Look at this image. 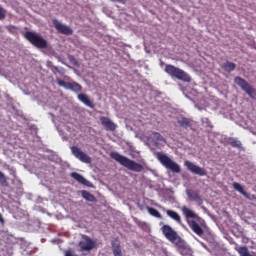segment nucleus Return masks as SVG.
Here are the masks:
<instances>
[{"label":"nucleus","instance_id":"nucleus-25","mask_svg":"<svg viewBox=\"0 0 256 256\" xmlns=\"http://www.w3.org/2000/svg\"><path fill=\"white\" fill-rule=\"evenodd\" d=\"M147 211H148L149 214L152 215V217H156V219H161V217H162L161 213L153 207H147Z\"/></svg>","mask_w":256,"mask_h":256},{"label":"nucleus","instance_id":"nucleus-6","mask_svg":"<svg viewBox=\"0 0 256 256\" xmlns=\"http://www.w3.org/2000/svg\"><path fill=\"white\" fill-rule=\"evenodd\" d=\"M234 83L238 85V87L241 88L242 91H245V93L249 95L251 99H256L255 88H253V86H251V84H249L245 79L237 76L234 78Z\"/></svg>","mask_w":256,"mask_h":256},{"label":"nucleus","instance_id":"nucleus-5","mask_svg":"<svg viewBox=\"0 0 256 256\" xmlns=\"http://www.w3.org/2000/svg\"><path fill=\"white\" fill-rule=\"evenodd\" d=\"M24 37L29 41V43H31V45L37 47V49H47V40H45L41 35L27 31Z\"/></svg>","mask_w":256,"mask_h":256},{"label":"nucleus","instance_id":"nucleus-15","mask_svg":"<svg viewBox=\"0 0 256 256\" xmlns=\"http://www.w3.org/2000/svg\"><path fill=\"white\" fill-rule=\"evenodd\" d=\"M187 195L190 201H195V203H197L198 205H203V199L201 198V196H199V193H197L196 191L188 190Z\"/></svg>","mask_w":256,"mask_h":256},{"label":"nucleus","instance_id":"nucleus-24","mask_svg":"<svg viewBox=\"0 0 256 256\" xmlns=\"http://www.w3.org/2000/svg\"><path fill=\"white\" fill-rule=\"evenodd\" d=\"M233 188L235 189V191H238V193H241V195L247 196V192H245V189L241 184H239V182H234Z\"/></svg>","mask_w":256,"mask_h":256},{"label":"nucleus","instance_id":"nucleus-30","mask_svg":"<svg viewBox=\"0 0 256 256\" xmlns=\"http://www.w3.org/2000/svg\"><path fill=\"white\" fill-rule=\"evenodd\" d=\"M7 17V11L0 5V21H3Z\"/></svg>","mask_w":256,"mask_h":256},{"label":"nucleus","instance_id":"nucleus-12","mask_svg":"<svg viewBox=\"0 0 256 256\" xmlns=\"http://www.w3.org/2000/svg\"><path fill=\"white\" fill-rule=\"evenodd\" d=\"M100 123L105 127L106 131H115V129H117V124L111 121L108 117H100Z\"/></svg>","mask_w":256,"mask_h":256},{"label":"nucleus","instance_id":"nucleus-8","mask_svg":"<svg viewBox=\"0 0 256 256\" xmlns=\"http://www.w3.org/2000/svg\"><path fill=\"white\" fill-rule=\"evenodd\" d=\"M184 165L188 171L194 175H199V177H205V175H207V170L205 168H201V166H198L189 160H186Z\"/></svg>","mask_w":256,"mask_h":256},{"label":"nucleus","instance_id":"nucleus-23","mask_svg":"<svg viewBox=\"0 0 256 256\" xmlns=\"http://www.w3.org/2000/svg\"><path fill=\"white\" fill-rule=\"evenodd\" d=\"M82 197L83 199H85L86 201H90V203H94V201H96V198L93 194H91L89 191L87 190H83L82 191Z\"/></svg>","mask_w":256,"mask_h":256},{"label":"nucleus","instance_id":"nucleus-22","mask_svg":"<svg viewBox=\"0 0 256 256\" xmlns=\"http://www.w3.org/2000/svg\"><path fill=\"white\" fill-rule=\"evenodd\" d=\"M228 143L231 145V147H236V149H243V144L236 138H229Z\"/></svg>","mask_w":256,"mask_h":256},{"label":"nucleus","instance_id":"nucleus-21","mask_svg":"<svg viewBox=\"0 0 256 256\" xmlns=\"http://www.w3.org/2000/svg\"><path fill=\"white\" fill-rule=\"evenodd\" d=\"M166 215H168V217H170L171 219L176 221V223H179V225H181V223H182L181 216L177 212H175L173 210H167Z\"/></svg>","mask_w":256,"mask_h":256},{"label":"nucleus","instance_id":"nucleus-16","mask_svg":"<svg viewBox=\"0 0 256 256\" xmlns=\"http://www.w3.org/2000/svg\"><path fill=\"white\" fill-rule=\"evenodd\" d=\"M189 227L190 229H192V231L198 235L199 237H201V235H203L204 231H203V228H201V226L199 225V223H197V221L195 220H192L190 223H189Z\"/></svg>","mask_w":256,"mask_h":256},{"label":"nucleus","instance_id":"nucleus-7","mask_svg":"<svg viewBox=\"0 0 256 256\" xmlns=\"http://www.w3.org/2000/svg\"><path fill=\"white\" fill-rule=\"evenodd\" d=\"M78 246L80 247V251H93L96 247V243L93 239H91L87 235H83L81 241L78 243Z\"/></svg>","mask_w":256,"mask_h":256},{"label":"nucleus","instance_id":"nucleus-19","mask_svg":"<svg viewBox=\"0 0 256 256\" xmlns=\"http://www.w3.org/2000/svg\"><path fill=\"white\" fill-rule=\"evenodd\" d=\"M181 211L186 219H196L197 214L193 210L189 209L187 206H182Z\"/></svg>","mask_w":256,"mask_h":256},{"label":"nucleus","instance_id":"nucleus-32","mask_svg":"<svg viewBox=\"0 0 256 256\" xmlns=\"http://www.w3.org/2000/svg\"><path fill=\"white\" fill-rule=\"evenodd\" d=\"M111 1H114L116 3H125V0H111Z\"/></svg>","mask_w":256,"mask_h":256},{"label":"nucleus","instance_id":"nucleus-11","mask_svg":"<svg viewBox=\"0 0 256 256\" xmlns=\"http://www.w3.org/2000/svg\"><path fill=\"white\" fill-rule=\"evenodd\" d=\"M53 26L62 35H73V29L66 24L59 22L57 19L52 20Z\"/></svg>","mask_w":256,"mask_h":256},{"label":"nucleus","instance_id":"nucleus-2","mask_svg":"<svg viewBox=\"0 0 256 256\" xmlns=\"http://www.w3.org/2000/svg\"><path fill=\"white\" fill-rule=\"evenodd\" d=\"M110 157L114 159V161H117L122 167H125L129 171H134V173H141L143 171V165L135 162L134 160H131L117 152H112L110 154Z\"/></svg>","mask_w":256,"mask_h":256},{"label":"nucleus","instance_id":"nucleus-33","mask_svg":"<svg viewBox=\"0 0 256 256\" xmlns=\"http://www.w3.org/2000/svg\"><path fill=\"white\" fill-rule=\"evenodd\" d=\"M70 61L74 62V65H75V63H77V60H75V59L70 58Z\"/></svg>","mask_w":256,"mask_h":256},{"label":"nucleus","instance_id":"nucleus-27","mask_svg":"<svg viewBox=\"0 0 256 256\" xmlns=\"http://www.w3.org/2000/svg\"><path fill=\"white\" fill-rule=\"evenodd\" d=\"M238 253L240 256H251V253H249V249L247 247L243 246L238 249Z\"/></svg>","mask_w":256,"mask_h":256},{"label":"nucleus","instance_id":"nucleus-29","mask_svg":"<svg viewBox=\"0 0 256 256\" xmlns=\"http://www.w3.org/2000/svg\"><path fill=\"white\" fill-rule=\"evenodd\" d=\"M152 135L153 139H155L156 141H165V138H163V136L159 132H153Z\"/></svg>","mask_w":256,"mask_h":256},{"label":"nucleus","instance_id":"nucleus-10","mask_svg":"<svg viewBox=\"0 0 256 256\" xmlns=\"http://www.w3.org/2000/svg\"><path fill=\"white\" fill-rule=\"evenodd\" d=\"M71 151L72 155H74V157H76V159H79V161H81L82 163H91V158L89 157V155H87V153L83 152L81 148L77 146H72Z\"/></svg>","mask_w":256,"mask_h":256},{"label":"nucleus","instance_id":"nucleus-28","mask_svg":"<svg viewBox=\"0 0 256 256\" xmlns=\"http://www.w3.org/2000/svg\"><path fill=\"white\" fill-rule=\"evenodd\" d=\"M52 72L54 74L59 73L60 75H64L65 74V69L59 68L57 66H52Z\"/></svg>","mask_w":256,"mask_h":256},{"label":"nucleus","instance_id":"nucleus-4","mask_svg":"<svg viewBox=\"0 0 256 256\" xmlns=\"http://www.w3.org/2000/svg\"><path fill=\"white\" fill-rule=\"evenodd\" d=\"M156 157L161 165H163V167H165L166 169L172 171V173H181V166H179V164L169 158V156H167L166 154L157 152Z\"/></svg>","mask_w":256,"mask_h":256},{"label":"nucleus","instance_id":"nucleus-9","mask_svg":"<svg viewBox=\"0 0 256 256\" xmlns=\"http://www.w3.org/2000/svg\"><path fill=\"white\" fill-rule=\"evenodd\" d=\"M57 84L60 87H64V89H69L70 91H74V93H81L83 87L81 84L77 82H65V80L57 79Z\"/></svg>","mask_w":256,"mask_h":256},{"label":"nucleus","instance_id":"nucleus-31","mask_svg":"<svg viewBox=\"0 0 256 256\" xmlns=\"http://www.w3.org/2000/svg\"><path fill=\"white\" fill-rule=\"evenodd\" d=\"M0 223L1 225H5V218H3V215L0 213Z\"/></svg>","mask_w":256,"mask_h":256},{"label":"nucleus","instance_id":"nucleus-20","mask_svg":"<svg viewBox=\"0 0 256 256\" xmlns=\"http://www.w3.org/2000/svg\"><path fill=\"white\" fill-rule=\"evenodd\" d=\"M221 67L224 71H226V73H231V71H235L237 65L233 62L226 61Z\"/></svg>","mask_w":256,"mask_h":256},{"label":"nucleus","instance_id":"nucleus-1","mask_svg":"<svg viewBox=\"0 0 256 256\" xmlns=\"http://www.w3.org/2000/svg\"><path fill=\"white\" fill-rule=\"evenodd\" d=\"M161 232L164 235V237L170 241V243H173L178 251L181 253V255H185L187 253V249H189V246H187V243L181 236H179V233L173 229V227L169 226L168 224H165L161 227Z\"/></svg>","mask_w":256,"mask_h":256},{"label":"nucleus","instance_id":"nucleus-14","mask_svg":"<svg viewBox=\"0 0 256 256\" xmlns=\"http://www.w3.org/2000/svg\"><path fill=\"white\" fill-rule=\"evenodd\" d=\"M112 245V253L114 256H123V252L121 251V242H119V239L114 238L111 241Z\"/></svg>","mask_w":256,"mask_h":256},{"label":"nucleus","instance_id":"nucleus-13","mask_svg":"<svg viewBox=\"0 0 256 256\" xmlns=\"http://www.w3.org/2000/svg\"><path fill=\"white\" fill-rule=\"evenodd\" d=\"M70 177H72V179H74L75 181H77L81 185H85V187H93V184L90 181L85 179V177H83V175H81L77 172H72L70 174Z\"/></svg>","mask_w":256,"mask_h":256},{"label":"nucleus","instance_id":"nucleus-3","mask_svg":"<svg viewBox=\"0 0 256 256\" xmlns=\"http://www.w3.org/2000/svg\"><path fill=\"white\" fill-rule=\"evenodd\" d=\"M164 71L167 75L172 77V79H178L179 81H184V83H191V76L181 68H177L171 64H166Z\"/></svg>","mask_w":256,"mask_h":256},{"label":"nucleus","instance_id":"nucleus-17","mask_svg":"<svg viewBox=\"0 0 256 256\" xmlns=\"http://www.w3.org/2000/svg\"><path fill=\"white\" fill-rule=\"evenodd\" d=\"M177 123L183 129H189V128L193 127V120H191L189 118L182 117V118L178 119Z\"/></svg>","mask_w":256,"mask_h":256},{"label":"nucleus","instance_id":"nucleus-18","mask_svg":"<svg viewBox=\"0 0 256 256\" xmlns=\"http://www.w3.org/2000/svg\"><path fill=\"white\" fill-rule=\"evenodd\" d=\"M78 99L79 101H81V103L86 105V107H90L91 109L95 107V105L93 104L91 99H89V96H87V94H78Z\"/></svg>","mask_w":256,"mask_h":256},{"label":"nucleus","instance_id":"nucleus-26","mask_svg":"<svg viewBox=\"0 0 256 256\" xmlns=\"http://www.w3.org/2000/svg\"><path fill=\"white\" fill-rule=\"evenodd\" d=\"M0 185L2 187H9V182L7 181V177L1 171H0Z\"/></svg>","mask_w":256,"mask_h":256}]
</instances>
